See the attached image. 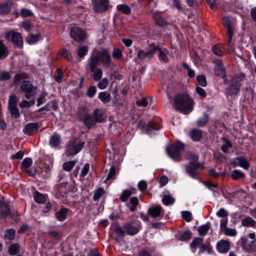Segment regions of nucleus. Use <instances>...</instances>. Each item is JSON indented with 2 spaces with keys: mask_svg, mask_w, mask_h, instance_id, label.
<instances>
[{
  "mask_svg": "<svg viewBox=\"0 0 256 256\" xmlns=\"http://www.w3.org/2000/svg\"><path fill=\"white\" fill-rule=\"evenodd\" d=\"M174 107L184 114H188L193 109V100L187 94H180L174 98Z\"/></svg>",
  "mask_w": 256,
  "mask_h": 256,
  "instance_id": "nucleus-1",
  "label": "nucleus"
},
{
  "mask_svg": "<svg viewBox=\"0 0 256 256\" xmlns=\"http://www.w3.org/2000/svg\"><path fill=\"white\" fill-rule=\"evenodd\" d=\"M186 158L190 160L188 164L186 165V170L190 176L194 179L198 178V174L196 172L197 168H204L202 164L198 162V156L192 152H188L186 153Z\"/></svg>",
  "mask_w": 256,
  "mask_h": 256,
  "instance_id": "nucleus-2",
  "label": "nucleus"
},
{
  "mask_svg": "<svg viewBox=\"0 0 256 256\" xmlns=\"http://www.w3.org/2000/svg\"><path fill=\"white\" fill-rule=\"evenodd\" d=\"M244 76V74L233 78L230 85L226 88L225 92L226 96H232L236 95L240 90L242 84V79Z\"/></svg>",
  "mask_w": 256,
  "mask_h": 256,
  "instance_id": "nucleus-3",
  "label": "nucleus"
},
{
  "mask_svg": "<svg viewBox=\"0 0 256 256\" xmlns=\"http://www.w3.org/2000/svg\"><path fill=\"white\" fill-rule=\"evenodd\" d=\"M84 142L78 138H72L68 142L65 154L66 156H74L78 153L83 148Z\"/></svg>",
  "mask_w": 256,
  "mask_h": 256,
  "instance_id": "nucleus-4",
  "label": "nucleus"
},
{
  "mask_svg": "<svg viewBox=\"0 0 256 256\" xmlns=\"http://www.w3.org/2000/svg\"><path fill=\"white\" fill-rule=\"evenodd\" d=\"M93 58H96L98 60V66L101 63L104 67L110 68L112 62L110 54L106 50H102L96 54V55L92 54L89 58L90 62Z\"/></svg>",
  "mask_w": 256,
  "mask_h": 256,
  "instance_id": "nucleus-5",
  "label": "nucleus"
},
{
  "mask_svg": "<svg viewBox=\"0 0 256 256\" xmlns=\"http://www.w3.org/2000/svg\"><path fill=\"white\" fill-rule=\"evenodd\" d=\"M184 148V146L183 144L178 142L168 146L166 148V152L169 156L174 161L179 162L182 160L180 153Z\"/></svg>",
  "mask_w": 256,
  "mask_h": 256,
  "instance_id": "nucleus-6",
  "label": "nucleus"
},
{
  "mask_svg": "<svg viewBox=\"0 0 256 256\" xmlns=\"http://www.w3.org/2000/svg\"><path fill=\"white\" fill-rule=\"evenodd\" d=\"M20 92H24L26 98L29 99L36 94L37 88L34 86L30 81L24 80L20 86Z\"/></svg>",
  "mask_w": 256,
  "mask_h": 256,
  "instance_id": "nucleus-7",
  "label": "nucleus"
},
{
  "mask_svg": "<svg viewBox=\"0 0 256 256\" xmlns=\"http://www.w3.org/2000/svg\"><path fill=\"white\" fill-rule=\"evenodd\" d=\"M6 38L9 42H13L19 48L23 45V40L22 34L14 30L7 32L5 35Z\"/></svg>",
  "mask_w": 256,
  "mask_h": 256,
  "instance_id": "nucleus-8",
  "label": "nucleus"
},
{
  "mask_svg": "<svg viewBox=\"0 0 256 256\" xmlns=\"http://www.w3.org/2000/svg\"><path fill=\"white\" fill-rule=\"evenodd\" d=\"M93 10L96 12L106 11L110 6L108 0H91Z\"/></svg>",
  "mask_w": 256,
  "mask_h": 256,
  "instance_id": "nucleus-9",
  "label": "nucleus"
},
{
  "mask_svg": "<svg viewBox=\"0 0 256 256\" xmlns=\"http://www.w3.org/2000/svg\"><path fill=\"white\" fill-rule=\"evenodd\" d=\"M90 70L93 72V78L95 81H99L102 76V71L100 68H96L98 66V60L93 58L89 62Z\"/></svg>",
  "mask_w": 256,
  "mask_h": 256,
  "instance_id": "nucleus-10",
  "label": "nucleus"
},
{
  "mask_svg": "<svg viewBox=\"0 0 256 256\" xmlns=\"http://www.w3.org/2000/svg\"><path fill=\"white\" fill-rule=\"evenodd\" d=\"M123 228L126 234L132 236L138 232L140 228V224L139 222L132 221L124 224L123 226Z\"/></svg>",
  "mask_w": 256,
  "mask_h": 256,
  "instance_id": "nucleus-11",
  "label": "nucleus"
},
{
  "mask_svg": "<svg viewBox=\"0 0 256 256\" xmlns=\"http://www.w3.org/2000/svg\"><path fill=\"white\" fill-rule=\"evenodd\" d=\"M158 46H151L145 50H140L138 52V58L140 60H144L146 58H152L154 54L156 52Z\"/></svg>",
  "mask_w": 256,
  "mask_h": 256,
  "instance_id": "nucleus-12",
  "label": "nucleus"
},
{
  "mask_svg": "<svg viewBox=\"0 0 256 256\" xmlns=\"http://www.w3.org/2000/svg\"><path fill=\"white\" fill-rule=\"evenodd\" d=\"M70 36L76 41L80 42L84 40L86 36V32L82 28L73 27L70 30Z\"/></svg>",
  "mask_w": 256,
  "mask_h": 256,
  "instance_id": "nucleus-13",
  "label": "nucleus"
},
{
  "mask_svg": "<svg viewBox=\"0 0 256 256\" xmlns=\"http://www.w3.org/2000/svg\"><path fill=\"white\" fill-rule=\"evenodd\" d=\"M223 24L226 26L227 33L228 36V44L230 45L233 36L234 24L232 20L229 17H224L222 20Z\"/></svg>",
  "mask_w": 256,
  "mask_h": 256,
  "instance_id": "nucleus-14",
  "label": "nucleus"
},
{
  "mask_svg": "<svg viewBox=\"0 0 256 256\" xmlns=\"http://www.w3.org/2000/svg\"><path fill=\"white\" fill-rule=\"evenodd\" d=\"M232 164L234 166H240L244 170H248L250 166V164L247 159L244 156H240L234 158L232 160Z\"/></svg>",
  "mask_w": 256,
  "mask_h": 256,
  "instance_id": "nucleus-15",
  "label": "nucleus"
},
{
  "mask_svg": "<svg viewBox=\"0 0 256 256\" xmlns=\"http://www.w3.org/2000/svg\"><path fill=\"white\" fill-rule=\"evenodd\" d=\"M215 72L218 76L224 77L226 72L222 62L220 59H215L214 61Z\"/></svg>",
  "mask_w": 256,
  "mask_h": 256,
  "instance_id": "nucleus-16",
  "label": "nucleus"
},
{
  "mask_svg": "<svg viewBox=\"0 0 256 256\" xmlns=\"http://www.w3.org/2000/svg\"><path fill=\"white\" fill-rule=\"evenodd\" d=\"M216 250L220 253L227 252L230 248V242L227 240H220L216 244Z\"/></svg>",
  "mask_w": 256,
  "mask_h": 256,
  "instance_id": "nucleus-17",
  "label": "nucleus"
},
{
  "mask_svg": "<svg viewBox=\"0 0 256 256\" xmlns=\"http://www.w3.org/2000/svg\"><path fill=\"white\" fill-rule=\"evenodd\" d=\"M38 130V124L37 123H28L26 125L24 132L28 135H32L36 133Z\"/></svg>",
  "mask_w": 256,
  "mask_h": 256,
  "instance_id": "nucleus-18",
  "label": "nucleus"
},
{
  "mask_svg": "<svg viewBox=\"0 0 256 256\" xmlns=\"http://www.w3.org/2000/svg\"><path fill=\"white\" fill-rule=\"evenodd\" d=\"M112 226L114 228V230L116 232V236H115V240L117 242L120 241L124 238L126 232L124 230L123 228H122L119 225L114 224Z\"/></svg>",
  "mask_w": 256,
  "mask_h": 256,
  "instance_id": "nucleus-19",
  "label": "nucleus"
},
{
  "mask_svg": "<svg viewBox=\"0 0 256 256\" xmlns=\"http://www.w3.org/2000/svg\"><path fill=\"white\" fill-rule=\"evenodd\" d=\"M148 212L152 217L156 218L160 216L162 212V208L160 206H152L148 209Z\"/></svg>",
  "mask_w": 256,
  "mask_h": 256,
  "instance_id": "nucleus-20",
  "label": "nucleus"
},
{
  "mask_svg": "<svg viewBox=\"0 0 256 256\" xmlns=\"http://www.w3.org/2000/svg\"><path fill=\"white\" fill-rule=\"evenodd\" d=\"M241 224L242 226L256 228V221L250 216H247L243 218L242 220Z\"/></svg>",
  "mask_w": 256,
  "mask_h": 256,
  "instance_id": "nucleus-21",
  "label": "nucleus"
},
{
  "mask_svg": "<svg viewBox=\"0 0 256 256\" xmlns=\"http://www.w3.org/2000/svg\"><path fill=\"white\" fill-rule=\"evenodd\" d=\"M60 135L57 134H54L50 138L49 144L51 147L57 148L60 144Z\"/></svg>",
  "mask_w": 256,
  "mask_h": 256,
  "instance_id": "nucleus-22",
  "label": "nucleus"
},
{
  "mask_svg": "<svg viewBox=\"0 0 256 256\" xmlns=\"http://www.w3.org/2000/svg\"><path fill=\"white\" fill-rule=\"evenodd\" d=\"M93 117L96 122H102L106 118V116H104V112L100 109H96L94 111Z\"/></svg>",
  "mask_w": 256,
  "mask_h": 256,
  "instance_id": "nucleus-23",
  "label": "nucleus"
},
{
  "mask_svg": "<svg viewBox=\"0 0 256 256\" xmlns=\"http://www.w3.org/2000/svg\"><path fill=\"white\" fill-rule=\"evenodd\" d=\"M12 2L8 0L5 3L0 4V14H4L8 12L11 9Z\"/></svg>",
  "mask_w": 256,
  "mask_h": 256,
  "instance_id": "nucleus-24",
  "label": "nucleus"
},
{
  "mask_svg": "<svg viewBox=\"0 0 256 256\" xmlns=\"http://www.w3.org/2000/svg\"><path fill=\"white\" fill-rule=\"evenodd\" d=\"M84 122L86 126L90 128L96 123L94 118L88 114H86L84 116Z\"/></svg>",
  "mask_w": 256,
  "mask_h": 256,
  "instance_id": "nucleus-25",
  "label": "nucleus"
},
{
  "mask_svg": "<svg viewBox=\"0 0 256 256\" xmlns=\"http://www.w3.org/2000/svg\"><path fill=\"white\" fill-rule=\"evenodd\" d=\"M98 98L104 103L106 104L110 102L111 96L107 92H102L98 94Z\"/></svg>",
  "mask_w": 256,
  "mask_h": 256,
  "instance_id": "nucleus-26",
  "label": "nucleus"
},
{
  "mask_svg": "<svg viewBox=\"0 0 256 256\" xmlns=\"http://www.w3.org/2000/svg\"><path fill=\"white\" fill-rule=\"evenodd\" d=\"M68 209L62 208L56 214V217L59 221L64 220L67 216Z\"/></svg>",
  "mask_w": 256,
  "mask_h": 256,
  "instance_id": "nucleus-27",
  "label": "nucleus"
},
{
  "mask_svg": "<svg viewBox=\"0 0 256 256\" xmlns=\"http://www.w3.org/2000/svg\"><path fill=\"white\" fill-rule=\"evenodd\" d=\"M10 210L5 202H0V216L5 217L9 215Z\"/></svg>",
  "mask_w": 256,
  "mask_h": 256,
  "instance_id": "nucleus-28",
  "label": "nucleus"
},
{
  "mask_svg": "<svg viewBox=\"0 0 256 256\" xmlns=\"http://www.w3.org/2000/svg\"><path fill=\"white\" fill-rule=\"evenodd\" d=\"M190 136L192 140L198 141L202 136V131L198 129H193L190 132Z\"/></svg>",
  "mask_w": 256,
  "mask_h": 256,
  "instance_id": "nucleus-29",
  "label": "nucleus"
},
{
  "mask_svg": "<svg viewBox=\"0 0 256 256\" xmlns=\"http://www.w3.org/2000/svg\"><path fill=\"white\" fill-rule=\"evenodd\" d=\"M138 204V200L136 196L132 197L130 198V202L128 204V206L130 211H135L136 209V206Z\"/></svg>",
  "mask_w": 256,
  "mask_h": 256,
  "instance_id": "nucleus-30",
  "label": "nucleus"
},
{
  "mask_svg": "<svg viewBox=\"0 0 256 256\" xmlns=\"http://www.w3.org/2000/svg\"><path fill=\"white\" fill-rule=\"evenodd\" d=\"M231 176L234 180L243 178L245 177V174L238 170H234L231 173Z\"/></svg>",
  "mask_w": 256,
  "mask_h": 256,
  "instance_id": "nucleus-31",
  "label": "nucleus"
},
{
  "mask_svg": "<svg viewBox=\"0 0 256 256\" xmlns=\"http://www.w3.org/2000/svg\"><path fill=\"white\" fill-rule=\"evenodd\" d=\"M34 200L39 204H44L46 202V196L39 192H36L34 196Z\"/></svg>",
  "mask_w": 256,
  "mask_h": 256,
  "instance_id": "nucleus-32",
  "label": "nucleus"
},
{
  "mask_svg": "<svg viewBox=\"0 0 256 256\" xmlns=\"http://www.w3.org/2000/svg\"><path fill=\"white\" fill-rule=\"evenodd\" d=\"M156 50H158L160 52L159 56H158L160 60L163 61L165 62H168V50H161L160 49L158 46V48H156Z\"/></svg>",
  "mask_w": 256,
  "mask_h": 256,
  "instance_id": "nucleus-33",
  "label": "nucleus"
},
{
  "mask_svg": "<svg viewBox=\"0 0 256 256\" xmlns=\"http://www.w3.org/2000/svg\"><path fill=\"white\" fill-rule=\"evenodd\" d=\"M40 39V34H31L27 36L26 40L29 44H32L38 42Z\"/></svg>",
  "mask_w": 256,
  "mask_h": 256,
  "instance_id": "nucleus-34",
  "label": "nucleus"
},
{
  "mask_svg": "<svg viewBox=\"0 0 256 256\" xmlns=\"http://www.w3.org/2000/svg\"><path fill=\"white\" fill-rule=\"evenodd\" d=\"M162 202L166 206L172 204L174 202V198L169 194H164L162 198Z\"/></svg>",
  "mask_w": 256,
  "mask_h": 256,
  "instance_id": "nucleus-35",
  "label": "nucleus"
},
{
  "mask_svg": "<svg viewBox=\"0 0 256 256\" xmlns=\"http://www.w3.org/2000/svg\"><path fill=\"white\" fill-rule=\"evenodd\" d=\"M15 235V230L14 229H10L6 232L4 238L6 240H8L10 242L14 238Z\"/></svg>",
  "mask_w": 256,
  "mask_h": 256,
  "instance_id": "nucleus-36",
  "label": "nucleus"
},
{
  "mask_svg": "<svg viewBox=\"0 0 256 256\" xmlns=\"http://www.w3.org/2000/svg\"><path fill=\"white\" fill-rule=\"evenodd\" d=\"M8 50L6 46L2 40H0V59L4 58L8 56Z\"/></svg>",
  "mask_w": 256,
  "mask_h": 256,
  "instance_id": "nucleus-37",
  "label": "nucleus"
},
{
  "mask_svg": "<svg viewBox=\"0 0 256 256\" xmlns=\"http://www.w3.org/2000/svg\"><path fill=\"white\" fill-rule=\"evenodd\" d=\"M209 120L208 114H204L202 117L200 118L196 122V124L198 126H204L206 124Z\"/></svg>",
  "mask_w": 256,
  "mask_h": 256,
  "instance_id": "nucleus-38",
  "label": "nucleus"
},
{
  "mask_svg": "<svg viewBox=\"0 0 256 256\" xmlns=\"http://www.w3.org/2000/svg\"><path fill=\"white\" fill-rule=\"evenodd\" d=\"M210 224L207 222L206 224H204L200 226L198 228V232L200 236H204L206 235L210 228Z\"/></svg>",
  "mask_w": 256,
  "mask_h": 256,
  "instance_id": "nucleus-39",
  "label": "nucleus"
},
{
  "mask_svg": "<svg viewBox=\"0 0 256 256\" xmlns=\"http://www.w3.org/2000/svg\"><path fill=\"white\" fill-rule=\"evenodd\" d=\"M118 10L122 11L123 13L126 14H128L131 12L130 8L126 4H118L116 6Z\"/></svg>",
  "mask_w": 256,
  "mask_h": 256,
  "instance_id": "nucleus-40",
  "label": "nucleus"
},
{
  "mask_svg": "<svg viewBox=\"0 0 256 256\" xmlns=\"http://www.w3.org/2000/svg\"><path fill=\"white\" fill-rule=\"evenodd\" d=\"M26 78V75L24 74H17L14 78V84L15 85L19 84L22 81H24V80Z\"/></svg>",
  "mask_w": 256,
  "mask_h": 256,
  "instance_id": "nucleus-41",
  "label": "nucleus"
},
{
  "mask_svg": "<svg viewBox=\"0 0 256 256\" xmlns=\"http://www.w3.org/2000/svg\"><path fill=\"white\" fill-rule=\"evenodd\" d=\"M76 164V160L66 162L63 164V168L66 171H70L74 167Z\"/></svg>",
  "mask_w": 256,
  "mask_h": 256,
  "instance_id": "nucleus-42",
  "label": "nucleus"
},
{
  "mask_svg": "<svg viewBox=\"0 0 256 256\" xmlns=\"http://www.w3.org/2000/svg\"><path fill=\"white\" fill-rule=\"evenodd\" d=\"M211 250L212 248L208 244H202L200 246L198 253L202 254L204 252H206L210 254V253Z\"/></svg>",
  "mask_w": 256,
  "mask_h": 256,
  "instance_id": "nucleus-43",
  "label": "nucleus"
},
{
  "mask_svg": "<svg viewBox=\"0 0 256 256\" xmlns=\"http://www.w3.org/2000/svg\"><path fill=\"white\" fill-rule=\"evenodd\" d=\"M88 52V48L86 46H80L77 51V54L79 58H83Z\"/></svg>",
  "mask_w": 256,
  "mask_h": 256,
  "instance_id": "nucleus-44",
  "label": "nucleus"
},
{
  "mask_svg": "<svg viewBox=\"0 0 256 256\" xmlns=\"http://www.w3.org/2000/svg\"><path fill=\"white\" fill-rule=\"evenodd\" d=\"M160 128V126L158 124L154 122H150L147 126L146 131L147 132L150 133L151 130H158Z\"/></svg>",
  "mask_w": 256,
  "mask_h": 256,
  "instance_id": "nucleus-45",
  "label": "nucleus"
},
{
  "mask_svg": "<svg viewBox=\"0 0 256 256\" xmlns=\"http://www.w3.org/2000/svg\"><path fill=\"white\" fill-rule=\"evenodd\" d=\"M248 239L244 236L241 238V246L246 250L254 248V246L247 244Z\"/></svg>",
  "mask_w": 256,
  "mask_h": 256,
  "instance_id": "nucleus-46",
  "label": "nucleus"
},
{
  "mask_svg": "<svg viewBox=\"0 0 256 256\" xmlns=\"http://www.w3.org/2000/svg\"><path fill=\"white\" fill-rule=\"evenodd\" d=\"M214 54L218 56H222L224 54V52L222 50V47L218 45L214 46L212 48Z\"/></svg>",
  "mask_w": 256,
  "mask_h": 256,
  "instance_id": "nucleus-47",
  "label": "nucleus"
},
{
  "mask_svg": "<svg viewBox=\"0 0 256 256\" xmlns=\"http://www.w3.org/2000/svg\"><path fill=\"white\" fill-rule=\"evenodd\" d=\"M19 252V245L13 244L9 248L8 252L10 255L14 256Z\"/></svg>",
  "mask_w": 256,
  "mask_h": 256,
  "instance_id": "nucleus-48",
  "label": "nucleus"
},
{
  "mask_svg": "<svg viewBox=\"0 0 256 256\" xmlns=\"http://www.w3.org/2000/svg\"><path fill=\"white\" fill-rule=\"evenodd\" d=\"M18 102V99L16 96L15 94H12L8 100V107L16 106Z\"/></svg>",
  "mask_w": 256,
  "mask_h": 256,
  "instance_id": "nucleus-49",
  "label": "nucleus"
},
{
  "mask_svg": "<svg viewBox=\"0 0 256 256\" xmlns=\"http://www.w3.org/2000/svg\"><path fill=\"white\" fill-rule=\"evenodd\" d=\"M35 104V100H32L30 101H28L26 100H23L22 102L20 103V108H29Z\"/></svg>",
  "mask_w": 256,
  "mask_h": 256,
  "instance_id": "nucleus-50",
  "label": "nucleus"
},
{
  "mask_svg": "<svg viewBox=\"0 0 256 256\" xmlns=\"http://www.w3.org/2000/svg\"><path fill=\"white\" fill-rule=\"evenodd\" d=\"M32 164V160L30 158H24L22 164V168L24 170H26L31 166Z\"/></svg>",
  "mask_w": 256,
  "mask_h": 256,
  "instance_id": "nucleus-51",
  "label": "nucleus"
},
{
  "mask_svg": "<svg viewBox=\"0 0 256 256\" xmlns=\"http://www.w3.org/2000/svg\"><path fill=\"white\" fill-rule=\"evenodd\" d=\"M108 84V78H104L98 84V87L100 90H104L107 87Z\"/></svg>",
  "mask_w": 256,
  "mask_h": 256,
  "instance_id": "nucleus-52",
  "label": "nucleus"
},
{
  "mask_svg": "<svg viewBox=\"0 0 256 256\" xmlns=\"http://www.w3.org/2000/svg\"><path fill=\"white\" fill-rule=\"evenodd\" d=\"M182 67L187 70L188 76L190 78H194L195 76L194 71L190 68L189 66L186 63H182Z\"/></svg>",
  "mask_w": 256,
  "mask_h": 256,
  "instance_id": "nucleus-53",
  "label": "nucleus"
},
{
  "mask_svg": "<svg viewBox=\"0 0 256 256\" xmlns=\"http://www.w3.org/2000/svg\"><path fill=\"white\" fill-rule=\"evenodd\" d=\"M132 192L131 191L129 190H124L120 197V200L122 201V202H126L127 200L128 199V198L132 195Z\"/></svg>",
  "mask_w": 256,
  "mask_h": 256,
  "instance_id": "nucleus-54",
  "label": "nucleus"
},
{
  "mask_svg": "<svg viewBox=\"0 0 256 256\" xmlns=\"http://www.w3.org/2000/svg\"><path fill=\"white\" fill-rule=\"evenodd\" d=\"M104 193V190L102 188H100L94 192L93 198L94 200H97L101 198Z\"/></svg>",
  "mask_w": 256,
  "mask_h": 256,
  "instance_id": "nucleus-55",
  "label": "nucleus"
},
{
  "mask_svg": "<svg viewBox=\"0 0 256 256\" xmlns=\"http://www.w3.org/2000/svg\"><path fill=\"white\" fill-rule=\"evenodd\" d=\"M8 108L12 116L14 117L15 118H17L20 116V114L19 110L17 108V106L8 107Z\"/></svg>",
  "mask_w": 256,
  "mask_h": 256,
  "instance_id": "nucleus-56",
  "label": "nucleus"
},
{
  "mask_svg": "<svg viewBox=\"0 0 256 256\" xmlns=\"http://www.w3.org/2000/svg\"><path fill=\"white\" fill-rule=\"evenodd\" d=\"M96 88L95 86H90L86 92V95L90 98H92L96 94Z\"/></svg>",
  "mask_w": 256,
  "mask_h": 256,
  "instance_id": "nucleus-57",
  "label": "nucleus"
},
{
  "mask_svg": "<svg viewBox=\"0 0 256 256\" xmlns=\"http://www.w3.org/2000/svg\"><path fill=\"white\" fill-rule=\"evenodd\" d=\"M192 237V232L190 230H186V232H184L180 237V240H190Z\"/></svg>",
  "mask_w": 256,
  "mask_h": 256,
  "instance_id": "nucleus-58",
  "label": "nucleus"
},
{
  "mask_svg": "<svg viewBox=\"0 0 256 256\" xmlns=\"http://www.w3.org/2000/svg\"><path fill=\"white\" fill-rule=\"evenodd\" d=\"M198 84L202 86H206L207 84L206 78L204 75L198 76L196 78Z\"/></svg>",
  "mask_w": 256,
  "mask_h": 256,
  "instance_id": "nucleus-59",
  "label": "nucleus"
},
{
  "mask_svg": "<svg viewBox=\"0 0 256 256\" xmlns=\"http://www.w3.org/2000/svg\"><path fill=\"white\" fill-rule=\"evenodd\" d=\"M202 241H203V238H195L194 239V240H192V243L190 244L191 248L193 249H195L198 245L202 244Z\"/></svg>",
  "mask_w": 256,
  "mask_h": 256,
  "instance_id": "nucleus-60",
  "label": "nucleus"
},
{
  "mask_svg": "<svg viewBox=\"0 0 256 256\" xmlns=\"http://www.w3.org/2000/svg\"><path fill=\"white\" fill-rule=\"evenodd\" d=\"M60 54L62 56L66 58L68 60H70L72 59V56L69 51L66 49H62L60 52Z\"/></svg>",
  "mask_w": 256,
  "mask_h": 256,
  "instance_id": "nucleus-61",
  "label": "nucleus"
},
{
  "mask_svg": "<svg viewBox=\"0 0 256 256\" xmlns=\"http://www.w3.org/2000/svg\"><path fill=\"white\" fill-rule=\"evenodd\" d=\"M216 216L219 218H227L228 214L224 208H220L216 213Z\"/></svg>",
  "mask_w": 256,
  "mask_h": 256,
  "instance_id": "nucleus-62",
  "label": "nucleus"
},
{
  "mask_svg": "<svg viewBox=\"0 0 256 256\" xmlns=\"http://www.w3.org/2000/svg\"><path fill=\"white\" fill-rule=\"evenodd\" d=\"M223 231L226 235L230 236H235L237 234L236 230L234 228H226Z\"/></svg>",
  "mask_w": 256,
  "mask_h": 256,
  "instance_id": "nucleus-63",
  "label": "nucleus"
},
{
  "mask_svg": "<svg viewBox=\"0 0 256 256\" xmlns=\"http://www.w3.org/2000/svg\"><path fill=\"white\" fill-rule=\"evenodd\" d=\"M182 218L186 222H189L192 220V214L188 211L182 212Z\"/></svg>",
  "mask_w": 256,
  "mask_h": 256,
  "instance_id": "nucleus-64",
  "label": "nucleus"
}]
</instances>
